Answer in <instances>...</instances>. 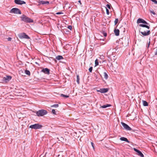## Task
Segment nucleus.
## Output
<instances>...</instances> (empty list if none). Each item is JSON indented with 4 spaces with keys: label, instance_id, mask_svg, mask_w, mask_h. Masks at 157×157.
I'll use <instances>...</instances> for the list:
<instances>
[{
    "label": "nucleus",
    "instance_id": "nucleus-1",
    "mask_svg": "<svg viewBox=\"0 0 157 157\" xmlns=\"http://www.w3.org/2000/svg\"><path fill=\"white\" fill-rule=\"evenodd\" d=\"M20 18L21 21L26 23H30L33 22V19L29 18L25 15H22L20 17Z\"/></svg>",
    "mask_w": 157,
    "mask_h": 157
},
{
    "label": "nucleus",
    "instance_id": "nucleus-2",
    "mask_svg": "<svg viewBox=\"0 0 157 157\" xmlns=\"http://www.w3.org/2000/svg\"><path fill=\"white\" fill-rule=\"evenodd\" d=\"M47 113L48 112L47 110L42 109L37 111L36 112V114L38 117H41L46 115Z\"/></svg>",
    "mask_w": 157,
    "mask_h": 157
},
{
    "label": "nucleus",
    "instance_id": "nucleus-3",
    "mask_svg": "<svg viewBox=\"0 0 157 157\" xmlns=\"http://www.w3.org/2000/svg\"><path fill=\"white\" fill-rule=\"evenodd\" d=\"M43 127V126L42 125L39 123H37L30 125L29 128L31 129H38L41 128Z\"/></svg>",
    "mask_w": 157,
    "mask_h": 157
},
{
    "label": "nucleus",
    "instance_id": "nucleus-4",
    "mask_svg": "<svg viewBox=\"0 0 157 157\" xmlns=\"http://www.w3.org/2000/svg\"><path fill=\"white\" fill-rule=\"evenodd\" d=\"M18 36L20 39L25 38L28 39H30V37L24 33H19Z\"/></svg>",
    "mask_w": 157,
    "mask_h": 157
},
{
    "label": "nucleus",
    "instance_id": "nucleus-5",
    "mask_svg": "<svg viewBox=\"0 0 157 157\" xmlns=\"http://www.w3.org/2000/svg\"><path fill=\"white\" fill-rule=\"evenodd\" d=\"M121 124L124 128V129L128 131L132 130V128L127 124L123 122H121Z\"/></svg>",
    "mask_w": 157,
    "mask_h": 157
},
{
    "label": "nucleus",
    "instance_id": "nucleus-6",
    "mask_svg": "<svg viewBox=\"0 0 157 157\" xmlns=\"http://www.w3.org/2000/svg\"><path fill=\"white\" fill-rule=\"evenodd\" d=\"M134 150L137 153V155L141 157H144V156L142 152L139 150L134 148Z\"/></svg>",
    "mask_w": 157,
    "mask_h": 157
},
{
    "label": "nucleus",
    "instance_id": "nucleus-7",
    "mask_svg": "<svg viewBox=\"0 0 157 157\" xmlns=\"http://www.w3.org/2000/svg\"><path fill=\"white\" fill-rule=\"evenodd\" d=\"M137 23L138 24L140 23H142L144 24L148 25V23L146 21H145L143 19H142L141 18H139L138 19L137 21Z\"/></svg>",
    "mask_w": 157,
    "mask_h": 157
},
{
    "label": "nucleus",
    "instance_id": "nucleus-8",
    "mask_svg": "<svg viewBox=\"0 0 157 157\" xmlns=\"http://www.w3.org/2000/svg\"><path fill=\"white\" fill-rule=\"evenodd\" d=\"M14 2L17 4L22 5L25 4V2L21 0H15Z\"/></svg>",
    "mask_w": 157,
    "mask_h": 157
},
{
    "label": "nucleus",
    "instance_id": "nucleus-9",
    "mask_svg": "<svg viewBox=\"0 0 157 157\" xmlns=\"http://www.w3.org/2000/svg\"><path fill=\"white\" fill-rule=\"evenodd\" d=\"M50 70L48 68H43L41 71L45 74L49 75L50 74Z\"/></svg>",
    "mask_w": 157,
    "mask_h": 157
},
{
    "label": "nucleus",
    "instance_id": "nucleus-10",
    "mask_svg": "<svg viewBox=\"0 0 157 157\" xmlns=\"http://www.w3.org/2000/svg\"><path fill=\"white\" fill-rule=\"evenodd\" d=\"M140 33L144 36H147L150 34V30H148L146 32L145 30H144L143 32H140Z\"/></svg>",
    "mask_w": 157,
    "mask_h": 157
},
{
    "label": "nucleus",
    "instance_id": "nucleus-11",
    "mask_svg": "<svg viewBox=\"0 0 157 157\" xmlns=\"http://www.w3.org/2000/svg\"><path fill=\"white\" fill-rule=\"evenodd\" d=\"M111 7V6L110 4H108L106 5V6H103V8H102V9H105L106 10H108V9H110Z\"/></svg>",
    "mask_w": 157,
    "mask_h": 157
},
{
    "label": "nucleus",
    "instance_id": "nucleus-12",
    "mask_svg": "<svg viewBox=\"0 0 157 157\" xmlns=\"http://www.w3.org/2000/svg\"><path fill=\"white\" fill-rule=\"evenodd\" d=\"M108 91V89L107 88H102L100 89V90L98 91L101 93H105L107 92Z\"/></svg>",
    "mask_w": 157,
    "mask_h": 157
},
{
    "label": "nucleus",
    "instance_id": "nucleus-13",
    "mask_svg": "<svg viewBox=\"0 0 157 157\" xmlns=\"http://www.w3.org/2000/svg\"><path fill=\"white\" fill-rule=\"evenodd\" d=\"M10 13L14 14H21V10H10Z\"/></svg>",
    "mask_w": 157,
    "mask_h": 157
},
{
    "label": "nucleus",
    "instance_id": "nucleus-14",
    "mask_svg": "<svg viewBox=\"0 0 157 157\" xmlns=\"http://www.w3.org/2000/svg\"><path fill=\"white\" fill-rule=\"evenodd\" d=\"M39 3L40 4H49V2L48 1H40L39 2Z\"/></svg>",
    "mask_w": 157,
    "mask_h": 157
},
{
    "label": "nucleus",
    "instance_id": "nucleus-15",
    "mask_svg": "<svg viewBox=\"0 0 157 157\" xmlns=\"http://www.w3.org/2000/svg\"><path fill=\"white\" fill-rule=\"evenodd\" d=\"M114 32L116 36H118L119 35L120 31L118 29H115Z\"/></svg>",
    "mask_w": 157,
    "mask_h": 157
},
{
    "label": "nucleus",
    "instance_id": "nucleus-16",
    "mask_svg": "<svg viewBox=\"0 0 157 157\" xmlns=\"http://www.w3.org/2000/svg\"><path fill=\"white\" fill-rule=\"evenodd\" d=\"M12 77L10 76H6V77H5V82H7L11 79Z\"/></svg>",
    "mask_w": 157,
    "mask_h": 157
},
{
    "label": "nucleus",
    "instance_id": "nucleus-17",
    "mask_svg": "<svg viewBox=\"0 0 157 157\" xmlns=\"http://www.w3.org/2000/svg\"><path fill=\"white\" fill-rule=\"evenodd\" d=\"M120 140L121 141H125L127 142H128V143H129V141L128 140V139L127 138L124 137H121L120 138Z\"/></svg>",
    "mask_w": 157,
    "mask_h": 157
},
{
    "label": "nucleus",
    "instance_id": "nucleus-18",
    "mask_svg": "<svg viewBox=\"0 0 157 157\" xmlns=\"http://www.w3.org/2000/svg\"><path fill=\"white\" fill-rule=\"evenodd\" d=\"M139 26L140 27H145L147 28L148 29H150V27L146 25L145 24H140L139 25Z\"/></svg>",
    "mask_w": 157,
    "mask_h": 157
},
{
    "label": "nucleus",
    "instance_id": "nucleus-19",
    "mask_svg": "<svg viewBox=\"0 0 157 157\" xmlns=\"http://www.w3.org/2000/svg\"><path fill=\"white\" fill-rule=\"evenodd\" d=\"M56 59L58 60H59L61 59H63V58L62 56L58 55L56 57Z\"/></svg>",
    "mask_w": 157,
    "mask_h": 157
},
{
    "label": "nucleus",
    "instance_id": "nucleus-20",
    "mask_svg": "<svg viewBox=\"0 0 157 157\" xmlns=\"http://www.w3.org/2000/svg\"><path fill=\"white\" fill-rule=\"evenodd\" d=\"M111 106V105L109 104H107L106 105H103L101 106V108H105L107 107H110Z\"/></svg>",
    "mask_w": 157,
    "mask_h": 157
},
{
    "label": "nucleus",
    "instance_id": "nucleus-21",
    "mask_svg": "<svg viewBox=\"0 0 157 157\" xmlns=\"http://www.w3.org/2000/svg\"><path fill=\"white\" fill-rule=\"evenodd\" d=\"M104 78L105 79H107L108 78V76L107 74V73L106 72H104Z\"/></svg>",
    "mask_w": 157,
    "mask_h": 157
},
{
    "label": "nucleus",
    "instance_id": "nucleus-22",
    "mask_svg": "<svg viewBox=\"0 0 157 157\" xmlns=\"http://www.w3.org/2000/svg\"><path fill=\"white\" fill-rule=\"evenodd\" d=\"M143 105L144 106H147L148 105V104L146 101H143Z\"/></svg>",
    "mask_w": 157,
    "mask_h": 157
},
{
    "label": "nucleus",
    "instance_id": "nucleus-23",
    "mask_svg": "<svg viewBox=\"0 0 157 157\" xmlns=\"http://www.w3.org/2000/svg\"><path fill=\"white\" fill-rule=\"evenodd\" d=\"M25 73L26 75H30V73L29 71L25 70Z\"/></svg>",
    "mask_w": 157,
    "mask_h": 157
},
{
    "label": "nucleus",
    "instance_id": "nucleus-24",
    "mask_svg": "<svg viewBox=\"0 0 157 157\" xmlns=\"http://www.w3.org/2000/svg\"><path fill=\"white\" fill-rule=\"evenodd\" d=\"M79 80L80 78H79V76L78 75H77V80L76 82L78 84H79Z\"/></svg>",
    "mask_w": 157,
    "mask_h": 157
},
{
    "label": "nucleus",
    "instance_id": "nucleus-25",
    "mask_svg": "<svg viewBox=\"0 0 157 157\" xmlns=\"http://www.w3.org/2000/svg\"><path fill=\"white\" fill-rule=\"evenodd\" d=\"M95 66L96 67V66H98V60L97 59H96L95 61Z\"/></svg>",
    "mask_w": 157,
    "mask_h": 157
},
{
    "label": "nucleus",
    "instance_id": "nucleus-26",
    "mask_svg": "<svg viewBox=\"0 0 157 157\" xmlns=\"http://www.w3.org/2000/svg\"><path fill=\"white\" fill-rule=\"evenodd\" d=\"M59 105L58 104H55L52 105L51 106V107H55V108H57L58 107Z\"/></svg>",
    "mask_w": 157,
    "mask_h": 157
},
{
    "label": "nucleus",
    "instance_id": "nucleus-27",
    "mask_svg": "<svg viewBox=\"0 0 157 157\" xmlns=\"http://www.w3.org/2000/svg\"><path fill=\"white\" fill-rule=\"evenodd\" d=\"M60 96L61 97H64L66 98H67L69 97V96L68 95H64L63 94H61Z\"/></svg>",
    "mask_w": 157,
    "mask_h": 157
},
{
    "label": "nucleus",
    "instance_id": "nucleus-28",
    "mask_svg": "<svg viewBox=\"0 0 157 157\" xmlns=\"http://www.w3.org/2000/svg\"><path fill=\"white\" fill-rule=\"evenodd\" d=\"M118 18H116L114 21V23H115V25H116V24H117L118 22Z\"/></svg>",
    "mask_w": 157,
    "mask_h": 157
},
{
    "label": "nucleus",
    "instance_id": "nucleus-29",
    "mask_svg": "<svg viewBox=\"0 0 157 157\" xmlns=\"http://www.w3.org/2000/svg\"><path fill=\"white\" fill-rule=\"evenodd\" d=\"M52 113L53 114H54V115H56V111H55V109H52Z\"/></svg>",
    "mask_w": 157,
    "mask_h": 157
},
{
    "label": "nucleus",
    "instance_id": "nucleus-30",
    "mask_svg": "<svg viewBox=\"0 0 157 157\" xmlns=\"http://www.w3.org/2000/svg\"><path fill=\"white\" fill-rule=\"evenodd\" d=\"M92 70H93V67H90L89 69V71L90 72H92Z\"/></svg>",
    "mask_w": 157,
    "mask_h": 157
},
{
    "label": "nucleus",
    "instance_id": "nucleus-31",
    "mask_svg": "<svg viewBox=\"0 0 157 157\" xmlns=\"http://www.w3.org/2000/svg\"><path fill=\"white\" fill-rule=\"evenodd\" d=\"M67 28L70 30H71L72 29V26L71 25H68Z\"/></svg>",
    "mask_w": 157,
    "mask_h": 157
},
{
    "label": "nucleus",
    "instance_id": "nucleus-32",
    "mask_svg": "<svg viewBox=\"0 0 157 157\" xmlns=\"http://www.w3.org/2000/svg\"><path fill=\"white\" fill-rule=\"evenodd\" d=\"M63 13L62 12H57L56 13V14L57 15H59V14H63Z\"/></svg>",
    "mask_w": 157,
    "mask_h": 157
},
{
    "label": "nucleus",
    "instance_id": "nucleus-33",
    "mask_svg": "<svg viewBox=\"0 0 157 157\" xmlns=\"http://www.w3.org/2000/svg\"><path fill=\"white\" fill-rule=\"evenodd\" d=\"M150 12L151 13H152L153 15H155V12L153 10H150Z\"/></svg>",
    "mask_w": 157,
    "mask_h": 157
},
{
    "label": "nucleus",
    "instance_id": "nucleus-34",
    "mask_svg": "<svg viewBox=\"0 0 157 157\" xmlns=\"http://www.w3.org/2000/svg\"><path fill=\"white\" fill-rule=\"evenodd\" d=\"M103 36L105 37L107 35V33H105V32H103Z\"/></svg>",
    "mask_w": 157,
    "mask_h": 157
},
{
    "label": "nucleus",
    "instance_id": "nucleus-35",
    "mask_svg": "<svg viewBox=\"0 0 157 157\" xmlns=\"http://www.w3.org/2000/svg\"><path fill=\"white\" fill-rule=\"evenodd\" d=\"M7 40L8 41H10L12 40V38L11 37H9L7 38Z\"/></svg>",
    "mask_w": 157,
    "mask_h": 157
},
{
    "label": "nucleus",
    "instance_id": "nucleus-36",
    "mask_svg": "<svg viewBox=\"0 0 157 157\" xmlns=\"http://www.w3.org/2000/svg\"><path fill=\"white\" fill-rule=\"evenodd\" d=\"M11 10H19L17 8H13Z\"/></svg>",
    "mask_w": 157,
    "mask_h": 157
},
{
    "label": "nucleus",
    "instance_id": "nucleus-37",
    "mask_svg": "<svg viewBox=\"0 0 157 157\" xmlns=\"http://www.w3.org/2000/svg\"><path fill=\"white\" fill-rule=\"evenodd\" d=\"M106 13L108 15H109V10H106Z\"/></svg>",
    "mask_w": 157,
    "mask_h": 157
},
{
    "label": "nucleus",
    "instance_id": "nucleus-38",
    "mask_svg": "<svg viewBox=\"0 0 157 157\" xmlns=\"http://www.w3.org/2000/svg\"><path fill=\"white\" fill-rule=\"evenodd\" d=\"M91 144L92 146L93 147L94 149V144L93 143L91 142Z\"/></svg>",
    "mask_w": 157,
    "mask_h": 157
},
{
    "label": "nucleus",
    "instance_id": "nucleus-39",
    "mask_svg": "<svg viewBox=\"0 0 157 157\" xmlns=\"http://www.w3.org/2000/svg\"><path fill=\"white\" fill-rule=\"evenodd\" d=\"M155 55H157V49H156V51L155 53Z\"/></svg>",
    "mask_w": 157,
    "mask_h": 157
},
{
    "label": "nucleus",
    "instance_id": "nucleus-40",
    "mask_svg": "<svg viewBox=\"0 0 157 157\" xmlns=\"http://www.w3.org/2000/svg\"><path fill=\"white\" fill-rule=\"evenodd\" d=\"M78 2L80 3V5L81 4V1L80 0L78 1Z\"/></svg>",
    "mask_w": 157,
    "mask_h": 157
},
{
    "label": "nucleus",
    "instance_id": "nucleus-41",
    "mask_svg": "<svg viewBox=\"0 0 157 157\" xmlns=\"http://www.w3.org/2000/svg\"><path fill=\"white\" fill-rule=\"evenodd\" d=\"M150 44V41L149 42L148 44V46H147L148 48L149 47Z\"/></svg>",
    "mask_w": 157,
    "mask_h": 157
},
{
    "label": "nucleus",
    "instance_id": "nucleus-42",
    "mask_svg": "<svg viewBox=\"0 0 157 157\" xmlns=\"http://www.w3.org/2000/svg\"><path fill=\"white\" fill-rule=\"evenodd\" d=\"M96 76V78H97V75H96V76Z\"/></svg>",
    "mask_w": 157,
    "mask_h": 157
},
{
    "label": "nucleus",
    "instance_id": "nucleus-43",
    "mask_svg": "<svg viewBox=\"0 0 157 157\" xmlns=\"http://www.w3.org/2000/svg\"><path fill=\"white\" fill-rule=\"evenodd\" d=\"M141 29V30H142V31H143V30H143V29Z\"/></svg>",
    "mask_w": 157,
    "mask_h": 157
},
{
    "label": "nucleus",
    "instance_id": "nucleus-44",
    "mask_svg": "<svg viewBox=\"0 0 157 157\" xmlns=\"http://www.w3.org/2000/svg\"><path fill=\"white\" fill-rule=\"evenodd\" d=\"M70 8V7L69 6V7H68V9H69Z\"/></svg>",
    "mask_w": 157,
    "mask_h": 157
}]
</instances>
